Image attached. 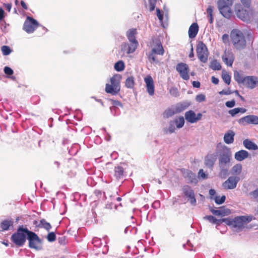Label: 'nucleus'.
Listing matches in <instances>:
<instances>
[{
	"mask_svg": "<svg viewBox=\"0 0 258 258\" xmlns=\"http://www.w3.org/2000/svg\"><path fill=\"white\" fill-rule=\"evenodd\" d=\"M232 152L230 148L225 147L220 153L219 157V167L222 171H227L231 166Z\"/></svg>",
	"mask_w": 258,
	"mask_h": 258,
	"instance_id": "f257e3e1",
	"label": "nucleus"
},
{
	"mask_svg": "<svg viewBox=\"0 0 258 258\" xmlns=\"http://www.w3.org/2000/svg\"><path fill=\"white\" fill-rule=\"evenodd\" d=\"M121 79V76L118 74H116L110 78L109 82L106 84L105 92L112 95H117L120 91Z\"/></svg>",
	"mask_w": 258,
	"mask_h": 258,
	"instance_id": "f03ea898",
	"label": "nucleus"
},
{
	"mask_svg": "<svg viewBox=\"0 0 258 258\" xmlns=\"http://www.w3.org/2000/svg\"><path fill=\"white\" fill-rule=\"evenodd\" d=\"M151 50L148 55V58L151 62L158 63L159 61L157 57L158 55H162L164 50L161 43L159 41L153 43L151 46Z\"/></svg>",
	"mask_w": 258,
	"mask_h": 258,
	"instance_id": "7ed1b4c3",
	"label": "nucleus"
},
{
	"mask_svg": "<svg viewBox=\"0 0 258 258\" xmlns=\"http://www.w3.org/2000/svg\"><path fill=\"white\" fill-rule=\"evenodd\" d=\"M231 37L232 43L237 49H240L245 46L246 41L241 31L233 30L231 33Z\"/></svg>",
	"mask_w": 258,
	"mask_h": 258,
	"instance_id": "20e7f679",
	"label": "nucleus"
},
{
	"mask_svg": "<svg viewBox=\"0 0 258 258\" xmlns=\"http://www.w3.org/2000/svg\"><path fill=\"white\" fill-rule=\"evenodd\" d=\"M29 232V230L27 228L20 227L17 232L12 235V240L17 246H21L24 244Z\"/></svg>",
	"mask_w": 258,
	"mask_h": 258,
	"instance_id": "39448f33",
	"label": "nucleus"
},
{
	"mask_svg": "<svg viewBox=\"0 0 258 258\" xmlns=\"http://www.w3.org/2000/svg\"><path fill=\"white\" fill-rule=\"evenodd\" d=\"M235 80L238 83H241L244 87L250 89L258 86V77L255 76H247L244 78L235 77Z\"/></svg>",
	"mask_w": 258,
	"mask_h": 258,
	"instance_id": "423d86ee",
	"label": "nucleus"
},
{
	"mask_svg": "<svg viewBox=\"0 0 258 258\" xmlns=\"http://www.w3.org/2000/svg\"><path fill=\"white\" fill-rule=\"evenodd\" d=\"M28 240L29 241V245L30 248H34L36 250L41 249V240L35 233L29 231L28 233Z\"/></svg>",
	"mask_w": 258,
	"mask_h": 258,
	"instance_id": "0eeeda50",
	"label": "nucleus"
},
{
	"mask_svg": "<svg viewBox=\"0 0 258 258\" xmlns=\"http://www.w3.org/2000/svg\"><path fill=\"white\" fill-rule=\"evenodd\" d=\"M197 53L199 59L203 62H206L208 59V52L205 44L200 42L197 45Z\"/></svg>",
	"mask_w": 258,
	"mask_h": 258,
	"instance_id": "6e6552de",
	"label": "nucleus"
},
{
	"mask_svg": "<svg viewBox=\"0 0 258 258\" xmlns=\"http://www.w3.org/2000/svg\"><path fill=\"white\" fill-rule=\"evenodd\" d=\"M254 219L252 216H242L233 219V227L241 228Z\"/></svg>",
	"mask_w": 258,
	"mask_h": 258,
	"instance_id": "1a4fd4ad",
	"label": "nucleus"
},
{
	"mask_svg": "<svg viewBox=\"0 0 258 258\" xmlns=\"http://www.w3.org/2000/svg\"><path fill=\"white\" fill-rule=\"evenodd\" d=\"M38 23L35 19L28 17L25 21L23 29L28 33H31L34 31L37 28Z\"/></svg>",
	"mask_w": 258,
	"mask_h": 258,
	"instance_id": "9d476101",
	"label": "nucleus"
},
{
	"mask_svg": "<svg viewBox=\"0 0 258 258\" xmlns=\"http://www.w3.org/2000/svg\"><path fill=\"white\" fill-rule=\"evenodd\" d=\"M247 8H248V10L241 9V10H238L236 12L237 17L245 22L250 21L253 14L252 10L249 7Z\"/></svg>",
	"mask_w": 258,
	"mask_h": 258,
	"instance_id": "9b49d317",
	"label": "nucleus"
},
{
	"mask_svg": "<svg viewBox=\"0 0 258 258\" xmlns=\"http://www.w3.org/2000/svg\"><path fill=\"white\" fill-rule=\"evenodd\" d=\"M239 180L240 178L238 176H230L223 183L222 186L226 189H234L236 187Z\"/></svg>",
	"mask_w": 258,
	"mask_h": 258,
	"instance_id": "f8f14e48",
	"label": "nucleus"
},
{
	"mask_svg": "<svg viewBox=\"0 0 258 258\" xmlns=\"http://www.w3.org/2000/svg\"><path fill=\"white\" fill-rule=\"evenodd\" d=\"M138 43H132L130 44L127 43H123L120 47V52L122 53V55L125 53L127 54L132 53L135 51L138 46Z\"/></svg>",
	"mask_w": 258,
	"mask_h": 258,
	"instance_id": "ddd939ff",
	"label": "nucleus"
},
{
	"mask_svg": "<svg viewBox=\"0 0 258 258\" xmlns=\"http://www.w3.org/2000/svg\"><path fill=\"white\" fill-rule=\"evenodd\" d=\"M184 117L187 122L194 123L201 119L202 114L201 113L196 114L193 110H189L185 113Z\"/></svg>",
	"mask_w": 258,
	"mask_h": 258,
	"instance_id": "4468645a",
	"label": "nucleus"
},
{
	"mask_svg": "<svg viewBox=\"0 0 258 258\" xmlns=\"http://www.w3.org/2000/svg\"><path fill=\"white\" fill-rule=\"evenodd\" d=\"M176 70L179 73L180 76L185 80L189 78L188 75L189 68L187 64L184 63H180L176 66Z\"/></svg>",
	"mask_w": 258,
	"mask_h": 258,
	"instance_id": "2eb2a0df",
	"label": "nucleus"
},
{
	"mask_svg": "<svg viewBox=\"0 0 258 258\" xmlns=\"http://www.w3.org/2000/svg\"><path fill=\"white\" fill-rule=\"evenodd\" d=\"M238 122L242 125H245L246 123L258 125V116L254 115H247L240 118Z\"/></svg>",
	"mask_w": 258,
	"mask_h": 258,
	"instance_id": "dca6fc26",
	"label": "nucleus"
},
{
	"mask_svg": "<svg viewBox=\"0 0 258 258\" xmlns=\"http://www.w3.org/2000/svg\"><path fill=\"white\" fill-rule=\"evenodd\" d=\"M231 5L223 4L218 3V7L220 13L226 18H229L232 15V12L230 8Z\"/></svg>",
	"mask_w": 258,
	"mask_h": 258,
	"instance_id": "f3484780",
	"label": "nucleus"
},
{
	"mask_svg": "<svg viewBox=\"0 0 258 258\" xmlns=\"http://www.w3.org/2000/svg\"><path fill=\"white\" fill-rule=\"evenodd\" d=\"M189 103L188 102H182L178 103L176 105L175 111L168 110L165 112V114L167 117L172 115L175 113L180 112L185 110L189 105Z\"/></svg>",
	"mask_w": 258,
	"mask_h": 258,
	"instance_id": "a211bd4d",
	"label": "nucleus"
},
{
	"mask_svg": "<svg viewBox=\"0 0 258 258\" xmlns=\"http://www.w3.org/2000/svg\"><path fill=\"white\" fill-rule=\"evenodd\" d=\"M144 81L148 93L151 96L153 95L154 94V84L152 78L150 76H147L144 78Z\"/></svg>",
	"mask_w": 258,
	"mask_h": 258,
	"instance_id": "6ab92c4d",
	"label": "nucleus"
},
{
	"mask_svg": "<svg viewBox=\"0 0 258 258\" xmlns=\"http://www.w3.org/2000/svg\"><path fill=\"white\" fill-rule=\"evenodd\" d=\"M234 59V56L232 52L230 50H225L222 56V60L224 63L227 66L231 67Z\"/></svg>",
	"mask_w": 258,
	"mask_h": 258,
	"instance_id": "aec40b11",
	"label": "nucleus"
},
{
	"mask_svg": "<svg viewBox=\"0 0 258 258\" xmlns=\"http://www.w3.org/2000/svg\"><path fill=\"white\" fill-rule=\"evenodd\" d=\"M217 160V155L214 154L208 155L205 159V164L206 166L212 168Z\"/></svg>",
	"mask_w": 258,
	"mask_h": 258,
	"instance_id": "412c9836",
	"label": "nucleus"
},
{
	"mask_svg": "<svg viewBox=\"0 0 258 258\" xmlns=\"http://www.w3.org/2000/svg\"><path fill=\"white\" fill-rule=\"evenodd\" d=\"M249 156L248 152L244 150L236 152L234 154V158L237 161H242L247 158Z\"/></svg>",
	"mask_w": 258,
	"mask_h": 258,
	"instance_id": "4be33fe9",
	"label": "nucleus"
},
{
	"mask_svg": "<svg viewBox=\"0 0 258 258\" xmlns=\"http://www.w3.org/2000/svg\"><path fill=\"white\" fill-rule=\"evenodd\" d=\"M199 26L197 23H194L189 27L188 30V36L190 38H195L198 34Z\"/></svg>",
	"mask_w": 258,
	"mask_h": 258,
	"instance_id": "5701e85b",
	"label": "nucleus"
},
{
	"mask_svg": "<svg viewBox=\"0 0 258 258\" xmlns=\"http://www.w3.org/2000/svg\"><path fill=\"white\" fill-rule=\"evenodd\" d=\"M235 133L233 131L229 130L225 133L224 136V141L227 144H232L234 142Z\"/></svg>",
	"mask_w": 258,
	"mask_h": 258,
	"instance_id": "b1692460",
	"label": "nucleus"
},
{
	"mask_svg": "<svg viewBox=\"0 0 258 258\" xmlns=\"http://www.w3.org/2000/svg\"><path fill=\"white\" fill-rule=\"evenodd\" d=\"M243 144L244 147L248 150H257L258 149L257 145L248 139L244 140Z\"/></svg>",
	"mask_w": 258,
	"mask_h": 258,
	"instance_id": "393cba45",
	"label": "nucleus"
},
{
	"mask_svg": "<svg viewBox=\"0 0 258 258\" xmlns=\"http://www.w3.org/2000/svg\"><path fill=\"white\" fill-rule=\"evenodd\" d=\"M136 34L137 30L135 29H130L127 32L126 35L130 42L138 43L135 37Z\"/></svg>",
	"mask_w": 258,
	"mask_h": 258,
	"instance_id": "a878e982",
	"label": "nucleus"
},
{
	"mask_svg": "<svg viewBox=\"0 0 258 258\" xmlns=\"http://www.w3.org/2000/svg\"><path fill=\"white\" fill-rule=\"evenodd\" d=\"M242 166L241 164L238 163L235 164L233 166L230 170V173L236 175H239L240 174L242 171Z\"/></svg>",
	"mask_w": 258,
	"mask_h": 258,
	"instance_id": "bb28decb",
	"label": "nucleus"
},
{
	"mask_svg": "<svg viewBox=\"0 0 258 258\" xmlns=\"http://www.w3.org/2000/svg\"><path fill=\"white\" fill-rule=\"evenodd\" d=\"M13 224V221L12 220H5L1 222V227L3 231L7 230Z\"/></svg>",
	"mask_w": 258,
	"mask_h": 258,
	"instance_id": "cd10ccee",
	"label": "nucleus"
},
{
	"mask_svg": "<svg viewBox=\"0 0 258 258\" xmlns=\"http://www.w3.org/2000/svg\"><path fill=\"white\" fill-rule=\"evenodd\" d=\"M177 128H181L184 124V119L183 116H179L173 120Z\"/></svg>",
	"mask_w": 258,
	"mask_h": 258,
	"instance_id": "c85d7f7f",
	"label": "nucleus"
},
{
	"mask_svg": "<svg viewBox=\"0 0 258 258\" xmlns=\"http://www.w3.org/2000/svg\"><path fill=\"white\" fill-rule=\"evenodd\" d=\"M182 190L185 196L188 198H190L195 195L194 191L191 187L188 185L184 186Z\"/></svg>",
	"mask_w": 258,
	"mask_h": 258,
	"instance_id": "c756f323",
	"label": "nucleus"
},
{
	"mask_svg": "<svg viewBox=\"0 0 258 258\" xmlns=\"http://www.w3.org/2000/svg\"><path fill=\"white\" fill-rule=\"evenodd\" d=\"M245 112L246 109L244 108H235L228 111L229 114H230L232 116H234L236 114L239 112L243 113Z\"/></svg>",
	"mask_w": 258,
	"mask_h": 258,
	"instance_id": "7c9ffc66",
	"label": "nucleus"
},
{
	"mask_svg": "<svg viewBox=\"0 0 258 258\" xmlns=\"http://www.w3.org/2000/svg\"><path fill=\"white\" fill-rule=\"evenodd\" d=\"M250 199L258 202V188L248 194Z\"/></svg>",
	"mask_w": 258,
	"mask_h": 258,
	"instance_id": "2f4dec72",
	"label": "nucleus"
},
{
	"mask_svg": "<svg viewBox=\"0 0 258 258\" xmlns=\"http://www.w3.org/2000/svg\"><path fill=\"white\" fill-rule=\"evenodd\" d=\"M124 69V63L122 60L117 61L114 64V69L118 72H121L123 71Z\"/></svg>",
	"mask_w": 258,
	"mask_h": 258,
	"instance_id": "473e14b6",
	"label": "nucleus"
},
{
	"mask_svg": "<svg viewBox=\"0 0 258 258\" xmlns=\"http://www.w3.org/2000/svg\"><path fill=\"white\" fill-rule=\"evenodd\" d=\"M210 68L213 70H219L221 69V67L218 61L214 60L211 62Z\"/></svg>",
	"mask_w": 258,
	"mask_h": 258,
	"instance_id": "72a5a7b5",
	"label": "nucleus"
},
{
	"mask_svg": "<svg viewBox=\"0 0 258 258\" xmlns=\"http://www.w3.org/2000/svg\"><path fill=\"white\" fill-rule=\"evenodd\" d=\"M207 17L209 19L210 23L212 24L213 22V9L211 6H209L207 9Z\"/></svg>",
	"mask_w": 258,
	"mask_h": 258,
	"instance_id": "f704fd0d",
	"label": "nucleus"
},
{
	"mask_svg": "<svg viewBox=\"0 0 258 258\" xmlns=\"http://www.w3.org/2000/svg\"><path fill=\"white\" fill-rule=\"evenodd\" d=\"M175 124H174L173 120L171 121L169 123V126L168 128L165 129V132L166 133H172L175 130Z\"/></svg>",
	"mask_w": 258,
	"mask_h": 258,
	"instance_id": "c9c22d12",
	"label": "nucleus"
},
{
	"mask_svg": "<svg viewBox=\"0 0 258 258\" xmlns=\"http://www.w3.org/2000/svg\"><path fill=\"white\" fill-rule=\"evenodd\" d=\"M125 86L128 88H132L134 86V80L133 77H130L126 79L125 82Z\"/></svg>",
	"mask_w": 258,
	"mask_h": 258,
	"instance_id": "e433bc0d",
	"label": "nucleus"
},
{
	"mask_svg": "<svg viewBox=\"0 0 258 258\" xmlns=\"http://www.w3.org/2000/svg\"><path fill=\"white\" fill-rule=\"evenodd\" d=\"M225 199L226 197L225 196H222V197L216 196L214 198L215 203L218 205L223 204L225 202Z\"/></svg>",
	"mask_w": 258,
	"mask_h": 258,
	"instance_id": "4c0bfd02",
	"label": "nucleus"
},
{
	"mask_svg": "<svg viewBox=\"0 0 258 258\" xmlns=\"http://www.w3.org/2000/svg\"><path fill=\"white\" fill-rule=\"evenodd\" d=\"M123 172L122 167L118 166L115 168V175L117 178H120L122 175Z\"/></svg>",
	"mask_w": 258,
	"mask_h": 258,
	"instance_id": "58836bf2",
	"label": "nucleus"
},
{
	"mask_svg": "<svg viewBox=\"0 0 258 258\" xmlns=\"http://www.w3.org/2000/svg\"><path fill=\"white\" fill-rule=\"evenodd\" d=\"M210 211L214 215L217 216H225V212L223 210H214V209L211 208L210 209Z\"/></svg>",
	"mask_w": 258,
	"mask_h": 258,
	"instance_id": "ea45409f",
	"label": "nucleus"
},
{
	"mask_svg": "<svg viewBox=\"0 0 258 258\" xmlns=\"http://www.w3.org/2000/svg\"><path fill=\"white\" fill-rule=\"evenodd\" d=\"M219 222H225L227 225L229 226H231L233 227V219L231 218H224L219 219Z\"/></svg>",
	"mask_w": 258,
	"mask_h": 258,
	"instance_id": "a19ab883",
	"label": "nucleus"
},
{
	"mask_svg": "<svg viewBox=\"0 0 258 258\" xmlns=\"http://www.w3.org/2000/svg\"><path fill=\"white\" fill-rule=\"evenodd\" d=\"M41 224L42 227L45 228L48 231L51 228V226L50 223H48L44 219L41 220Z\"/></svg>",
	"mask_w": 258,
	"mask_h": 258,
	"instance_id": "79ce46f5",
	"label": "nucleus"
},
{
	"mask_svg": "<svg viewBox=\"0 0 258 258\" xmlns=\"http://www.w3.org/2000/svg\"><path fill=\"white\" fill-rule=\"evenodd\" d=\"M222 78L224 81L227 84H229L231 81L230 76L227 73L222 74Z\"/></svg>",
	"mask_w": 258,
	"mask_h": 258,
	"instance_id": "37998d69",
	"label": "nucleus"
},
{
	"mask_svg": "<svg viewBox=\"0 0 258 258\" xmlns=\"http://www.w3.org/2000/svg\"><path fill=\"white\" fill-rule=\"evenodd\" d=\"M206 100V96L203 94H198L196 97V100L198 102L205 101Z\"/></svg>",
	"mask_w": 258,
	"mask_h": 258,
	"instance_id": "c03bdc74",
	"label": "nucleus"
},
{
	"mask_svg": "<svg viewBox=\"0 0 258 258\" xmlns=\"http://www.w3.org/2000/svg\"><path fill=\"white\" fill-rule=\"evenodd\" d=\"M2 51L4 55H7L11 53V49L9 46H3L2 47Z\"/></svg>",
	"mask_w": 258,
	"mask_h": 258,
	"instance_id": "a18cd8bd",
	"label": "nucleus"
},
{
	"mask_svg": "<svg viewBox=\"0 0 258 258\" xmlns=\"http://www.w3.org/2000/svg\"><path fill=\"white\" fill-rule=\"evenodd\" d=\"M47 239L48 241L49 242H53L55 241L56 239L55 234H54V232H50L48 233L47 237Z\"/></svg>",
	"mask_w": 258,
	"mask_h": 258,
	"instance_id": "49530a36",
	"label": "nucleus"
},
{
	"mask_svg": "<svg viewBox=\"0 0 258 258\" xmlns=\"http://www.w3.org/2000/svg\"><path fill=\"white\" fill-rule=\"evenodd\" d=\"M204 219L208 220L211 223L213 224L216 223L217 221H219V220L217 219L213 216H206L204 217Z\"/></svg>",
	"mask_w": 258,
	"mask_h": 258,
	"instance_id": "de8ad7c7",
	"label": "nucleus"
},
{
	"mask_svg": "<svg viewBox=\"0 0 258 258\" xmlns=\"http://www.w3.org/2000/svg\"><path fill=\"white\" fill-rule=\"evenodd\" d=\"M150 5V11H153L155 8L156 0H149Z\"/></svg>",
	"mask_w": 258,
	"mask_h": 258,
	"instance_id": "09e8293b",
	"label": "nucleus"
},
{
	"mask_svg": "<svg viewBox=\"0 0 258 258\" xmlns=\"http://www.w3.org/2000/svg\"><path fill=\"white\" fill-rule=\"evenodd\" d=\"M198 176L199 178H201L203 179H205L207 178V175L206 174L204 170L203 169H200L198 173Z\"/></svg>",
	"mask_w": 258,
	"mask_h": 258,
	"instance_id": "8fccbe9b",
	"label": "nucleus"
},
{
	"mask_svg": "<svg viewBox=\"0 0 258 258\" xmlns=\"http://www.w3.org/2000/svg\"><path fill=\"white\" fill-rule=\"evenodd\" d=\"M235 105V101L233 100L231 101H227L225 103V105L229 108H232L234 107Z\"/></svg>",
	"mask_w": 258,
	"mask_h": 258,
	"instance_id": "3c124183",
	"label": "nucleus"
},
{
	"mask_svg": "<svg viewBox=\"0 0 258 258\" xmlns=\"http://www.w3.org/2000/svg\"><path fill=\"white\" fill-rule=\"evenodd\" d=\"M4 72H5V74L9 75H11L13 74V71L10 68H9L8 67H5Z\"/></svg>",
	"mask_w": 258,
	"mask_h": 258,
	"instance_id": "603ef678",
	"label": "nucleus"
},
{
	"mask_svg": "<svg viewBox=\"0 0 258 258\" xmlns=\"http://www.w3.org/2000/svg\"><path fill=\"white\" fill-rule=\"evenodd\" d=\"M233 0H219L218 3H222L223 4L232 5Z\"/></svg>",
	"mask_w": 258,
	"mask_h": 258,
	"instance_id": "864d4df0",
	"label": "nucleus"
},
{
	"mask_svg": "<svg viewBox=\"0 0 258 258\" xmlns=\"http://www.w3.org/2000/svg\"><path fill=\"white\" fill-rule=\"evenodd\" d=\"M219 93L220 95H229V94H231L232 92H231V91L230 90L227 89V90H223L220 91L219 92Z\"/></svg>",
	"mask_w": 258,
	"mask_h": 258,
	"instance_id": "5fc2aeb1",
	"label": "nucleus"
},
{
	"mask_svg": "<svg viewBox=\"0 0 258 258\" xmlns=\"http://www.w3.org/2000/svg\"><path fill=\"white\" fill-rule=\"evenodd\" d=\"M242 4L246 7H249L251 0H241Z\"/></svg>",
	"mask_w": 258,
	"mask_h": 258,
	"instance_id": "6e6d98bb",
	"label": "nucleus"
},
{
	"mask_svg": "<svg viewBox=\"0 0 258 258\" xmlns=\"http://www.w3.org/2000/svg\"><path fill=\"white\" fill-rule=\"evenodd\" d=\"M156 12H157V16L159 20H160V22H162V20H163V16L161 14L160 10L158 9H157Z\"/></svg>",
	"mask_w": 258,
	"mask_h": 258,
	"instance_id": "4d7b16f0",
	"label": "nucleus"
},
{
	"mask_svg": "<svg viewBox=\"0 0 258 258\" xmlns=\"http://www.w3.org/2000/svg\"><path fill=\"white\" fill-rule=\"evenodd\" d=\"M190 199V203L191 205H196V199H195V195L189 198Z\"/></svg>",
	"mask_w": 258,
	"mask_h": 258,
	"instance_id": "13d9d810",
	"label": "nucleus"
},
{
	"mask_svg": "<svg viewBox=\"0 0 258 258\" xmlns=\"http://www.w3.org/2000/svg\"><path fill=\"white\" fill-rule=\"evenodd\" d=\"M5 17V12L3 9L0 8V21L2 20Z\"/></svg>",
	"mask_w": 258,
	"mask_h": 258,
	"instance_id": "bf43d9fd",
	"label": "nucleus"
},
{
	"mask_svg": "<svg viewBox=\"0 0 258 258\" xmlns=\"http://www.w3.org/2000/svg\"><path fill=\"white\" fill-rule=\"evenodd\" d=\"M212 82L213 83H214V84H217L219 82V80L218 79L215 78V77L213 76L212 77Z\"/></svg>",
	"mask_w": 258,
	"mask_h": 258,
	"instance_id": "052dcab7",
	"label": "nucleus"
},
{
	"mask_svg": "<svg viewBox=\"0 0 258 258\" xmlns=\"http://www.w3.org/2000/svg\"><path fill=\"white\" fill-rule=\"evenodd\" d=\"M192 85L194 87L199 88L200 86V83L198 81H194L192 82Z\"/></svg>",
	"mask_w": 258,
	"mask_h": 258,
	"instance_id": "680f3d73",
	"label": "nucleus"
},
{
	"mask_svg": "<svg viewBox=\"0 0 258 258\" xmlns=\"http://www.w3.org/2000/svg\"><path fill=\"white\" fill-rule=\"evenodd\" d=\"M112 103L114 105L122 106L121 103L117 100H113Z\"/></svg>",
	"mask_w": 258,
	"mask_h": 258,
	"instance_id": "e2e57ef3",
	"label": "nucleus"
},
{
	"mask_svg": "<svg viewBox=\"0 0 258 258\" xmlns=\"http://www.w3.org/2000/svg\"><path fill=\"white\" fill-rule=\"evenodd\" d=\"M5 8L10 12L11 11L12 5L10 4H7L4 5Z\"/></svg>",
	"mask_w": 258,
	"mask_h": 258,
	"instance_id": "0e129e2a",
	"label": "nucleus"
},
{
	"mask_svg": "<svg viewBox=\"0 0 258 258\" xmlns=\"http://www.w3.org/2000/svg\"><path fill=\"white\" fill-rule=\"evenodd\" d=\"M216 194V191L213 189H211L209 190V194L211 196H213Z\"/></svg>",
	"mask_w": 258,
	"mask_h": 258,
	"instance_id": "69168bd1",
	"label": "nucleus"
},
{
	"mask_svg": "<svg viewBox=\"0 0 258 258\" xmlns=\"http://www.w3.org/2000/svg\"><path fill=\"white\" fill-rule=\"evenodd\" d=\"M22 7L25 10L27 9V6L24 1L21 2Z\"/></svg>",
	"mask_w": 258,
	"mask_h": 258,
	"instance_id": "338daca9",
	"label": "nucleus"
},
{
	"mask_svg": "<svg viewBox=\"0 0 258 258\" xmlns=\"http://www.w3.org/2000/svg\"><path fill=\"white\" fill-rule=\"evenodd\" d=\"M222 39L223 41H224L226 40H227L228 39V36L227 34H224L222 36Z\"/></svg>",
	"mask_w": 258,
	"mask_h": 258,
	"instance_id": "774afa93",
	"label": "nucleus"
}]
</instances>
